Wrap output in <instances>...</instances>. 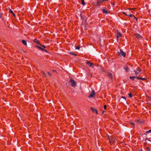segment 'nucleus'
I'll return each mask as SVG.
<instances>
[{"label":"nucleus","instance_id":"f257e3e1","mask_svg":"<svg viewBox=\"0 0 151 151\" xmlns=\"http://www.w3.org/2000/svg\"><path fill=\"white\" fill-rule=\"evenodd\" d=\"M70 83V85L73 87H74L76 86V82L72 79H70L69 81Z\"/></svg>","mask_w":151,"mask_h":151},{"label":"nucleus","instance_id":"f03ea898","mask_svg":"<svg viewBox=\"0 0 151 151\" xmlns=\"http://www.w3.org/2000/svg\"><path fill=\"white\" fill-rule=\"evenodd\" d=\"M141 71V70L140 68H138L136 70L134 71L135 74L136 75H138L140 74Z\"/></svg>","mask_w":151,"mask_h":151},{"label":"nucleus","instance_id":"7ed1b4c3","mask_svg":"<svg viewBox=\"0 0 151 151\" xmlns=\"http://www.w3.org/2000/svg\"><path fill=\"white\" fill-rule=\"evenodd\" d=\"M120 52H119V55L120 56H122L124 57H125L126 56V53L123 52L122 50H120Z\"/></svg>","mask_w":151,"mask_h":151},{"label":"nucleus","instance_id":"20e7f679","mask_svg":"<svg viewBox=\"0 0 151 151\" xmlns=\"http://www.w3.org/2000/svg\"><path fill=\"white\" fill-rule=\"evenodd\" d=\"M95 92L94 90H92L91 93L89 96V98H92L95 95Z\"/></svg>","mask_w":151,"mask_h":151},{"label":"nucleus","instance_id":"39448f33","mask_svg":"<svg viewBox=\"0 0 151 151\" xmlns=\"http://www.w3.org/2000/svg\"><path fill=\"white\" fill-rule=\"evenodd\" d=\"M86 64L88 65L89 67H91L92 66L94 65L93 63H90L89 61L86 62Z\"/></svg>","mask_w":151,"mask_h":151},{"label":"nucleus","instance_id":"423d86ee","mask_svg":"<svg viewBox=\"0 0 151 151\" xmlns=\"http://www.w3.org/2000/svg\"><path fill=\"white\" fill-rule=\"evenodd\" d=\"M109 140L110 142L111 143L114 144L115 143V140L114 138H109Z\"/></svg>","mask_w":151,"mask_h":151},{"label":"nucleus","instance_id":"0eeeda50","mask_svg":"<svg viewBox=\"0 0 151 151\" xmlns=\"http://www.w3.org/2000/svg\"><path fill=\"white\" fill-rule=\"evenodd\" d=\"M134 35L137 38L141 39L142 38V37L141 36H140V35L139 34H135Z\"/></svg>","mask_w":151,"mask_h":151},{"label":"nucleus","instance_id":"6e6552de","mask_svg":"<svg viewBox=\"0 0 151 151\" xmlns=\"http://www.w3.org/2000/svg\"><path fill=\"white\" fill-rule=\"evenodd\" d=\"M91 109L93 111V112H95L96 114H98V111L96 109L93 108L92 107H91Z\"/></svg>","mask_w":151,"mask_h":151},{"label":"nucleus","instance_id":"1a4fd4ad","mask_svg":"<svg viewBox=\"0 0 151 151\" xmlns=\"http://www.w3.org/2000/svg\"><path fill=\"white\" fill-rule=\"evenodd\" d=\"M122 35L119 32H118L117 33V35H116L117 40H118L119 37H122Z\"/></svg>","mask_w":151,"mask_h":151},{"label":"nucleus","instance_id":"9d476101","mask_svg":"<svg viewBox=\"0 0 151 151\" xmlns=\"http://www.w3.org/2000/svg\"><path fill=\"white\" fill-rule=\"evenodd\" d=\"M107 76L109 77H110V78L111 79H112L113 78V75L111 73H109L108 74Z\"/></svg>","mask_w":151,"mask_h":151},{"label":"nucleus","instance_id":"9b49d317","mask_svg":"<svg viewBox=\"0 0 151 151\" xmlns=\"http://www.w3.org/2000/svg\"><path fill=\"white\" fill-rule=\"evenodd\" d=\"M22 43L25 46H26L27 45V42L26 40H22Z\"/></svg>","mask_w":151,"mask_h":151},{"label":"nucleus","instance_id":"f8f14e48","mask_svg":"<svg viewBox=\"0 0 151 151\" xmlns=\"http://www.w3.org/2000/svg\"><path fill=\"white\" fill-rule=\"evenodd\" d=\"M103 2V1L102 0H97V4L98 5L99 4H100Z\"/></svg>","mask_w":151,"mask_h":151},{"label":"nucleus","instance_id":"ddd939ff","mask_svg":"<svg viewBox=\"0 0 151 151\" xmlns=\"http://www.w3.org/2000/svg\"><path fill=\"white\" fill-rule=\"evenodd\" d=\"M33 41L35 42L36 43H37L39 45H40V43H39V41L38 40H37V39H35L33 40Z\"/></svg>","mask_w":151,"mask_h":151},{"label":"nucleus","instance_id":"4468645a","mask_svg":"<svg viewBox=\"0 0 151 151\" xmlns=\"http://www.w3.org/2000/svg\"><path fill=\"white\" fill-rule=\"evenodd\" d=\"M36 47H37V48H39V49H40V50H43V49H44V48H43L40 47V46H39L37 45H36Z\"/></svg>","mask_w":151,"mask_h":151},{"label":"nucleus","instance_id":"2eb2a0df","mask_svg":"<svg viewBox=\"0 0 151 151\" xmlns=\"http://www.w3.org/2000/svg\"><path fill=\"white\" fill-rule=\"evenodd\" d=\"M127 16H128L129 17H132L133 16L134 17V18H136V17L134 16V15L133 14H128Z\"/></svg>","mask_w":151,"mask_h":151},{"label":"nucleus","instance_id":"dca6fc26","mask_svg":"<svg viewBox=\"0 0 151 151\" xmlns=\"http://www.w3.org/2000/svg\"><path fill=\"white\" fill-rule=\"evenodd\" d=\"M135 78V76H130L129 77V78L133 81H134V79Z\"/></svg>","mask_w":151,"mask_h":151},{"label":"nucleus","instance_id":"f3484780","mask_svg":"<svg viewBox=\"0 0 151 151\" xmlns=\"http://www.w3.org/2000/svg\"><path fill=\"white\" fill-rule=\"evenodd\" d=\"M102 10L103 12L105 14H107L108 13L107 11L105 10L104 9H102Z\"/></svg>","mask_w":151,"mask_h":151},{"label":"nucleus","instance_id":"a211bd4d","mask_svg":"<svg viewBox=\"0 0 151 151\" xmlns=\"http://www.w3.org/2000/svg\"><path fill=\"white\" fill-rule=\"evenodd\" d=\"M9 12L12 13L13 15L14 16H15V14L13 12V11L11 10V9H9Z\"/></svg>","mask_w":151,"mask_h":151},{"label":"nucleus","instance_id":"6ab92c4d","mask_svg":"<svg viewBox=\"0 0 151 151\" xmlns=\"http://www.w3.org/2000/svg\"><path fill=\"white\" fill-rule=\"evenodd\" d=\"M128 95L129 98H132V94L131 93H129L128 94Z\"/></svg>","mask_w":151,"mask_h":151},{"label":"nucleus","instance_id":"aec40b11","mask_svg":"<svg viewBox=\"0 0 151 151\" xmlns=\"http://www.w3.org/2000/svg\"><path fill=\"white\" fill-rule=\"evenodd\" d=\"M81 4L83 5H84L85 4L84 0H81Z\"/></svg>","mask_w":151,"mask_h":151},{"label":"nucleus","instance_id":"412c9836","mask_svg":"<svg viewBox=\"0 0 151 151\" xmlns=\"http://www.w3.org/2000/svg\"><path fill=\"white\" fill-rule=\"evenodd\" d=\"M151 133V129L147 131L146 132V133Z\"/></svg>","mask_w":151,"mask_h":151},{"label":"nucleus","instance_id":"4be33fe9","mask_svg":"<svg viewBox=\"0 0 151 151\" xmlns=\"http://www.w3.org/2000/svg\"><path fill=\"white\" fill-rule=\"evenodd\" d=\"M70 55H76L75 54H74L73 52H70Z\"/></svg>","mask_w":151,"mask_h":151},{"label":"nucleus","instance_id":"5701e85b","mask_svg":"<svg viewBox=\"0 0 151 151\" xmlns=\"http://www.w3.org/2000/svg\"><path fill=\"white\" fill-rule=\"evenodd\" d=\"M40 45L42 47H44V48H46V47L45 45H41V44H40Z\"/></svg>","mask_w":151,"mask_h":151},{"label":"nucleus","instance_id":"b1692460","mask_svg":"<svg viewBox=\"0 0 151 151\" xmlns=\"http://www.w3.org/2000/svg\"><path fill=\"white\" fill-rule=\"evenodd\" d=\"M146 148L147 151H151V150H150V148L149 147H147Z\"/></svg>","mask_w":151,"mask_h":151},{"label":"nucleus","instance_id":"393cba45","mask_svg":"<svg viewBox=\"0 0 151 151\" xmlns=\"http://www.w3.org/2000/svg\"><path fill=\"white\" fill-rule=\"evenodd\" d=\"M130 124L133 126V127L134 128V126L135 125L134 124L133 122L130 123Z\"/></svg>","mask_w":151,"mask_h":151},{"label":"nucleus","instance_id":"a878e982","mask_svg":"<svg viewBox=\"0 0 151 151\" xmlns=\"http://www.w3.org/2000/svg\"><path fill=\"white\" fill-rule=\"evenodd\" d=\"M140 79L142 80H146V79L145 78H140Z\"/></svg>","mask_w":151,"mask_h":151},{"label":"nucleus","instance_id":"bb28decb","mask_svg":"<svg viewBox=\"0 0 151 151\" xmlns=\"http://www.w3.org/2000/svg\"><path fill=\"white\" fill-rule=\"evenodd\" d=\"M47 73L50 76H51V74L49 72H47Z\"/></svg>","mask_w":151,"mask_h":151},{"label":"nucleus","instance_id":"cd10ccee","mask_svg":"<svg viewBox=\"0 0 151 151\" xmlns=\"http://www.w3.org/2000/svg\"><path fill=\"white\" fill-rule=\"evenodd\" d=\"M122 13H123V14H124L125 15H126V16H127L128 14H127L125 12H122Z\"/></svg>","mask_w":151,"mask_h":151},{"label":"nucleus","instance_id":"c85d7f7f","mask_svg":"<svg viewBox=\"0 0 151 151\" xmlns=\"http://www.w3.org/2000/svg\"><path fill=\"white\" fill-rule=\"evenodd\" d=\"M135 9V8H132V9H131V8H129V11H130V10H134V9Z\"/></svg>","mask_w":151,"mask_h":151},{"label":"nucleus","instance_id":"c756f323","mask_svg":"<svg viewBox=\"0 0 151 151\" xmlns=\"http://www.w3.org/2000/svg\"><path fill=\"white\" fill-rule=\"evenodd\" d=\"M104 108L105 109H106V105H104Z\"/></svg>","mask_w":151,"mask_h":151},{"label":"nucleus","instance_id":"7c9ffc66","mask_svg":"<svg viewBox=\"0 0 151 151\" xmlns=\"http://www.w3.org/2000/svg\"><path fill=\"white\" fill-rule=\"evenodd\" d=\"M43 75L45 76V77H46V75L45 73V72H43Z\"/></svg>","mask_w":151,"mask_h":151},{"label":"nucleus","instance_id":"2f4dec72","mask_svg":"<svg viewBox=\"0 0 151 151\" xmlns=\"http://www.w3.org/2000/svg\"><path fill=\"white\" fill-rule=\"evenodd\" d=\"M135 78H137V79H140V78H139L138 76H136V77H135Z\"/></svg>","mask_w":151,"mask_h":151},{"label":"nucleus","instance_id":"473e14b6","mask_svg":"<svg viewBox=\"0 0 151 151\" xmlns=\"http://www.w3.org/2000/svg\"><path fill=\"white\" fill-rule=\"evenodd\" d=\"M43 51H45V52H48V51L47 50H45V49H43Z\"/></svg>","mask_w":151,"mask_h":151},{"label":"nucleus","instance_id":"72a5a7b5","mask_svg":"<svg viewBox=\"0 0 151 151\" xmlns=\"http://www.w3.org/2000/svg\"><path fill=\"white\" fill-rule=\"evenodd\" d=\"M80 48V47H78L76 48V49L79 50Z\"/></svg>","mask_w":151,"mask_h":151},{"label":"nucleus","instance_id":"f704fd0d","mask_svg":"<svg viewBox=\"0 0 151 151\" xmlns=\"http://www.w3.org/2000/svg\"><path fill=\"white\" fill-rule=\"evenodd\" d=\"M105 112V111H103L102 112V114H104V113Z\"/></svg>","mask_w":151,"mask_h":151},{"label":"nucleus","instance_id":"c9c22d12","mask_svg":"<svg viewBox=\"0 0 151 151\" xmlns=\"http://www.w3.org/2000/svg\"><path fill=\"white\" fill-rule=\"evenodd\" d=\"M122 98H123V99H126V98L122 96Z\"/></svg>","mask_w":151,"mask_h":151},{"label":"nucleus","instance_id":"e433bc0d","mask_svg":"<svg viewBox=\"0 0 151 151\" xmlns=\"http://www.w3.org/2000/svg\"><path fill=\"white\" fill-rule=\"evenodd\" d=\"M125 69L126 70H127V71H128V68H126Z\"/></svg>","mask_w":151,"mask_h":151},{"label":"nucleus","instance_id":"4c0bfd02","mask_svg":"<svg viewBox=\"0 0 151 151\" xmlns=\"http://www.w3.org/2000/svg\"><path fill=\"white\" fill-rule=\"evenodd\" d=\"M134 18L136 20V21H137V18H136H136Z\"/></svg>","mask_w":151,"mask_h":151},{"label":"nucleus","instance_id":"58836bf2","mask_svg":"<svg viewBox=\"0 0 151 151\" xmlns=\"http://www.w3.org/2000/svg\"><path fill=\"white\" fill-rule=\"evenodd\" d=\"M107 0H102V1H103V2L104 1H107Z\"/></svg>","mask_w":151,"mask_h":151},{"label":"nucleus","instance_id":"ea45409f","mask_svg":"<svg viewBox=\"0 0 151 151\" xmlns=\"http://www.w3.org/2000/svg\"><path fill=\"white\" fill-rule=\"evenodd\" d=\"M53 72H56V70H53Z\"/></svg>","mask_w":151,"mask_h":151},{"label":"nucleus","instance_id":"a19ab883","mask_svg":"<svg viewBox=\"0 0 151 151\" xmlns=\"http://www.w3.org/2000/svg\"><path fill=\"white\" fill-rule=\"evenodd\" d=\"M139 151H142V150H139Z\"/></svg>","mask_w":151,"mask_h":151}]
</instances>
